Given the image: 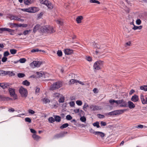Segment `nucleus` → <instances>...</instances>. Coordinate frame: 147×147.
I'll return each mask as SVG.
<instances>
[{
    "instance_id": "18",
    "label": "nucleus",
    "mask_w": 147,
    "mask_h": 147,
    "mask_svg": "<svg viewBox=\"0 0 147 147\" xmlns=\"http://www.w3.org/2000/svg\"><path fill=\"white\" fill-rule=\"evenodd\" d=\"M8 75L9 76H13L15 75V73H14L13 71H6V75Z\"/></svg>"
},
{
    "instance_id": "21",
    "label": "nucleus",
    "mask_w": 147,
    "mask_h": 147,
    "mask_svg": "<svg viewBox=\"0 0 147 147\" xmlns=\"http://www.w3.org/2000/svg\"><path fill=\"white\" fill-rule=\"evenodd\" d=\"M9 86L8 84L7 83H1L0 86L3 89H5Z\"/></svg>"
},
{
    "instance_id": "1",
    "label": "nucleus",
    "mask_w": 147,
    "mask_h": 147,
    "mask_svg": "<svg viewBox=\"0 0 147 147\" xmlns=\"http://www.w3.org/2000/svg\"><path fill=\"white\" fill-rule=\"evenodd\" d=\"M109 102L111 105H114L115 103L117 106H119L121 107H126L127 104L126 102L123 99L116 100H114L110 99L109 100Z\"/></svg>"
},
{
    "instance_id": "35",
    "label": "nucleus",
    "mask_w": 147,
    "mask_h": 147,
    "mask_svg": "<svg viewBox=\"0 0 147 147\" xmlns=\"http://www.w3.org/2000/svg\"><path fill=\"white\" fill-rule=\"evenodd\" d=\"M94 126H96L97 128H99L100 126L99 125V123L97 121L94 123L93 124Z\"/></svg>"
},
{
    "instance_id": "59",
    "label": "nucleus",
    "mask_w": 147,
    "mask_h": 147,
    "mask_svg": "<svg viewBox=\"0 0 147 147\" xmlns=\"http://www.w3.org/2000/svg\"><path fill=\"white\" fill-rule=\"evenodd\" d=\"M70 106L71 107L75 105L74 102V101H71L69 102Z\"/></svg>"
},
{
    "instance_id": "10",
    "label": "nucleus",
    "mask_w": 147,
    "mask_h": 147,
    "mask_svg": "<svg viewBox=\"0 0 147 147\" xmlns=\"http://www.w3.org/2000/svg\"><path fill=\"white\" fill-rule=\"evenodd\" d=\"M90 108L93 111H97L101 109V108H100L99 106L94 105H91L90 106Z\"/></svg>"
},
{
    "instance_id": "43",
    "label": "nucleus",
    "mask_w": 147,
    "mask_h": 147,
    "mask_svg": "<svg viewBox=\"0 0 147 147\" xmlns=\"http://www.w3.org/2000/svg\"><path fill=\"white\" fill-rule=\"evenodd\" d=\"M42 101L45 103L49 102H50V101L49 100L48 98H44L43 99Z\"/></svg>"
},
{
    "instance_id": "11",
    "label": "nucleus",
    "mask_w": 147,
    "mask_h": 147,
    "mask_svg": "<svg viewBox=\"0 0 147 147\" xmlns=\"http://www.w3.org/2000/svg\"><path fill=\"white\" fill-rule=\"evenodd\" d=\"M131 100L134 102H137L139 100V98L138 95L135 94L131 98Z\"/></svg>"
},
{
    "instance_id": "40",
    "label": "nucleus",
    "mask_w": 147,
    "mask_h": 147,
    "mask_svg": "<svg viewBox=\"0 0 147 147\" xmlns=\"http://www.w3.org/2000/svg\"><path fill=\"white\" fill-rule=\"evenodd\" d=\"M6 71L3 70L0 71V75L5 76L6 75Z\"/></svg>"
},
{
    "instance_id": "52",
    "label": "nucleus",
    "mask_w": 147,
    "mask_h": 147,
    "mask_svg": "<svg viewBox=\"0 0 147 147\" xmlns=\"http://www.w3.org/2000/svg\"><path fill=\"white\" fill-rule=\"evenodd\" d=\"M7 58L4 56V57L2 58L1 61L3 62H5L7 61Z\"/></svg>"
},
{
    "instance_id": "19",
    "label": "nucleus",
    "mask_w": 147,
    "mask_h": 147,
    "mask_svg": "<svg viewBox=\"0 0 147 147\" xmlns=\"http://www.w3.org/2000/svg\"><path fill=\"white\" fill-rule=\"evenodd\" d=\"M31 13H35L39 10V8L36 7H31Z\"/></svg>"
},
{
    "instance_id": "29",
    "label": "nucleus",
    "mask_w": 147,
    "mask_h": 147,
    "mask_svg": "<svg viewBox=\"0 0 147 147\" xmlns=\"http://www.w3.org/2000/svg\"><path fill=\"white\" fill-rule=\"evenodd\" d=\"M22 84L28 86L30 85V83L26 80L22 82Z\"/></svg>"
},
{
    "instance_id": "25",
    "label": "nucleus",
    "mask_w": 147,
    "mask_h": 147,
    "mask_svg": "<svg viewBox=\"0 0 147 147\" xmlns=\"http://www.w3.org/2000/svg\"><path fill=\"white\" fill-rule=\"evenodd\" d=\"M77 80L74 79H71L69 81V85L74 84L75 83H77Z\"/></svg>"
},
{
    "instance_id": "16",
    "label": "nucleus",
    "mask_w": 147,
    "mask_h": 147,
    "mask_svg": "<svg viewBox=\"0 0 147 147\" xmlns=\"http://www.w3.org/2000/svg\"><path fill=\"white\" fill-rule=\"evenodd\" d=\"M128 107L130 109H132L135 107V105L133 102L131 101L128 102Z\"/></svg>"
},
{
    "instance_id": "32",
    "label": "nucleus",
    "mask_w": 147,
    "mask_h": 147,
    "mask_svg": "<svg viewBox=\"0 0 147 147\" xmlns=\"http://www.w3.org/2000/svg\"><path fill=\"white\" fill-rule=\"evenodd\" d=\"M48 120L49 122L51 123H53L55 121V119L52 117H50Z\"/></svg>"
},
{
    "instance_id": "26",
    "label": "nucleus",
    "mask_w": 147,
    "mask_h": 147,
    "mask_svg": "<svg viewBox=\"0 0 147 147\" xmlns=\"http://www.w3.org/2000/svg\"><path fill=\"white\" fill-rule=\"evenodd\" d=\"M140 99L141 100L142 103L143 104H144L145 99L144 98V96L143 94H141L140 95Z\"/></svg>"
},
{
    "instance_id": "24",
    "label": "nucleus",
    "mask_w": 147,
    "mask_h": 147,
    "mask_svg": "<svg viewBox=\"0 0 147 147\" xmlns=\"http://www.w3.org/2000/svg\"><path fill=\"white\" fill-rule=\"evenodd\" d=\"M38 51L42 52L43 53L45 52V51H44V50H39L38 49H33L31 51V52L32 53Z\"/></svg>"
},
{
    "instance_id": "39",
    "label": "nucleus",
    "mask_w": 147,
    "mask_h": 147,
    "mask_svg": "<svg viewBox=\"0 0 147 147\" xmlns=\"http://www.w3.org/2000/svg\"><path fill=\"white\" fill-rule=\"evenodd\" d=\"M25 75L23 73H18V76L19 78H23L25 76Z\"/></svg>"
},
{
    "instance_id": "4",
    "label": "nucleus",
    "mask_w": 147,
    "mask_h": 147,
    "mask_svg": "<svg viewBox=\"0 0 147 147\" xmlns=\"http://www.w3.org/2000/svg\"><path fill=\"white\" fill-rule=\"evenodd\" d=\"M127 110V109L116 110L109 112L107 113V114L109 115H119L123 113L125 111Z\"/></svg>"
},
{
    "instance_id": "45",
    "label": "nucleus",
    "mask_w": 147,
    "mask_h": 147,
    "mask_svg": "<svg viewBox=\"0 0 147 147\" xmlns=\"http://www.w3.org/2000/svg\"><path fill=\"white\" fill-rule=\"evenodd\" d=\"M72 117L70 115H68L66 116V119L67 120H70L72 119Z\"/></svg>"
},
{
    "instance_id": "49",
    "label": "nucleus",
    "mask_w": 147,
    "mask_h": 147,
    "mask_svg": "<svg viewBox=\"0 0 147 147\" xmlns=\"http://www.w3.org/2000/svg\"><path fill=\"white\" fill-rule=\"evenodd\" d=\"M82 102L80 100H77L76 101V103L78 105L81 106L82 104Z\"/></svg>"
},
{
    "instance_id": "3",
    "label": "nucleus",
    "mask_w": 147,
    "mask_h": 147,
    "mask_svg": "<svg viewBox=\"0 0 147 147\" xmlns=\"http://www.w3.org/2000/svg\"><path fill=\"white\" fill-rule=\"evenodd\" d=\"M62 82L61 81H58L54 83L51 86L50 90H53L60 88L62 86Z\"/></svg>"
},
{
    "instance_id": "28",
    "label": "nucleus",
    "mask_w": 147,
    "mask_h": 147,
    "mask_svg": "<svg viewBox=\"0 0 147 147\" xmlns=\"http://www.w3.org/2000/svg\"><path fill=\"white\" fill-rule=\"evenodd\" d=\"M17 51V50L16 49H12L10 50V52L11 54L14 55L15 54Z\"/></svg>"
},
{
    "instance_id": "46",
    "label": "nucleus",
    "mask_w": 147,
    "mask_h": 147,
    "mask_svg": "<svg viewBox=\"0 0 147 147\" xmlns=\"http://www.w3.org/2000/svg\"><path fill=\"white\" fill-rule=\"evenodd\" d=\"M9 55V53L8 51H6L4 52L3 54L4 56L5 57H7Z\"/></svg>"
},
{
    "instance_id": "60",
    "label": "nucleus",
    "mask_w": 147,
    "mask_h": 147,
    "mask_svg": "<svg viewBox=\"0 0 147 147\" xmlns=\"http://www.w3.org/2000/svg\"><path fill=\"white\" fill-rule=\"evenodd\" d=\"M29 112L32 114H34L35 113V112L34 111L31 109H30L29 110Z\"/></svg>"
},
{
    "instance_id": "56",
    "label": "nucleus",
    "mask_w": 147,
    "mask_h": 147,
    "mask_svg": "<svg viewBox=\"0 0 147 147\" xmlns=\"http://www.w3.org/2000/svg\"><path fill=\"white\" fill-rule=\"evenodd\" d=\"M43 76H44V77L45 78H46L47 77H48L49 76V74L46 73H43Z\"/></svg>"
},
{
    "instance_id": "48",
    "label": "nucleus",
    "mask_w": 147,
    "mask_h": 147,
    "mask_svg": "<svg viewBox=\"0 0 147 147\" xmlns=\"http://www.w3.org/2000/svg\"><path fill=\"white\" fill-rule=\"evenodd\" d=\"M136 24L138 25H140L141 23V21L140 19H138L136 21Z\"/></svg>"
},
{
    "instance_id": "58",
    "label": "nucleus",
    "mask_w": 147,
    "mask_h": 147,
    "mask_svg": "<svg viewBox=\"0 0 147 147\" xmlns=\"http://www.w3.org/2000/svg\"><path fill=\"white\" fill-rule=\"evenodd\" d=\"M144 127V126L142 125H139L136 126V127L137 128H142Z\"/></svg>"
},
{
    "instance_id": "33",
    "label": "nucleus",
    "mask_w": 147,
    "mask_h": 147,
    "mask_svg": "<svg viewBox=\"0 0 147 147\" xmlns=\"http://www.w3.org/2000/svg\"><path fill=\"white\" fill-rule=\"evenodd\" d=\"M90 2L93 3H96L98 4H100V3L98 1L96 0H90Z\"/></svg>"
},
{
    "instance_id": "14",
    "label": "nucleus",
    "mask_w": 147,
    "mask_h": 147,
    "mask_svg": "<svg viewBox=\"0 0 147 147\" xmlns=\"http://www.w3.org/2000/svg\"><path fill=\"white\" fill-rule=\"evenodd\" d=\"M83 17L82 16H78L76 18V20L78 24L80 23L81 22V21L83 19Z\"/></svg>"
},
{
    "instance_id": "23",
    "label": "nucleus",
    "mask_w": 147,
    "mask_h": 147,
    "mask_svg": "<svg viewBox=\"0 0 147 147\" xmlns=\"http://www.w3.org/2000/svg\"><path fill=\"white\" fill-rule=\"evenodd\" d=\"M40 28V26L39 25L37 24L34 27L33 29V32L35 33L37 30H38Z\"/></svg>"
},
{
    "instance_id": "6",
    "label": "nucleus",
    "mask_w": 147,
    "mask_h": 147,
    "mask_svg": "<svg viewBox=\"0 0 147 147\" xmlns=\"http://www.w3.org/2000/svg\"><path fill=\"white\" fill-rule=\"evenodd\" d=\"M41 3L46 5L49 9H52L53 8L52 4L48 0H39Z\"/></svg>"
},
{
    "instance_id": "41",
    "label": "nucleus",
    "mask_w": 147,
    "mask_h": 147,
    "mask_svg": "<svg viewBox=\"0 0 147 147\" xmlns=\"http://www.w3.org/2000/svg\"><path fill=\"white\" fill-rule=\"evenodd\" d=\"M57 54L59 57H61L62 55V53L61 50H58L57 52Z\"/></svg>"
},
{
    "instance_id": "62",
    "label": "nucleus",
    "mask_w": 147,
    "mask_h": 147,
    "mask_svg": "<svg viewBox=\"0 0 147 147\" xmlns=\"http://www.w3.org/2000/svg\"><path fill=\"white\" fill-rule=\"evenodd\" d=\"M74 111L76 113H79L80 110L79 109H76L74 110Z\"/></svg>"
},
{
    "instance_id": "37",
    "label": "nucleus",
    "mask_w": 147,
    "mask_h": 147,
    "mask_svg": "<svg viewBox=\"0 0 147 147\" xmlns=\"http://www.w3.org/2000/svg\"><path fill=\"white\" fill-rule=\"evenodd\" d=\"M57 24L61 26L63 25V21L61 20H57Z\"/></svg>"
},
{
    "instance_id": "63",
    "label": "nucleus",
    "mask_w": 147,
    "mask_h": 147,
    "mask_svg": "<svg viewBox=\"0 0 147 147\" xmlns=\"http://www.w3.org/2000/svg\"><path fill=\"white\" fill-rule=\"evenodd\" d=\"M88 107V104H87L86 103H85L83 107V109L85 110L84 109L86 108L87 107Z\"/></svg>"
},
{
    "instance_id": "53",
    "label": "nucleus",
    "mask_w": 147,
    "mask_h": 147,
    "mask_svg": "<svg viewBox=\"0 0 147 147\" xmlns=\"http://www.w3.org/2000/svg\"><path fill=\"white\" fill-rule=\"evenodd\" d=\"M97 115L98 117L99 118H102L105 117V116L104 115L100 114H98Z\"/></svg>"
},
{
    "instance_id": "38",
    "label": "nucleus",
    "mask_w": 147,
    "mask_h": 147,
    "mask_svg": "<svg viewBox=\"0 0 147 147\" xmlns=\"http://www.w3.org/2000/svg\"><path fill=\"white\" fill-rule=\"evenodd\" d=\"M43 73H42L40 72H36V74L38 76V77H42L43 75Z\"/></svg>"
},
{
    "instance_id": "15",
    "label": "nucleus",
    "mask_w": 147,
    "mask_h": 147,
    "mask_svg": "<svg viewBox=\"0 0 147 147\" xmlns=\"http://www.w3.org/2000/svg\"><path fill=\"white\" fill-rule=\"evenodd\" d=\"M48 30L49 31H48L47 33H53L55 32V31L54 30L53 28V27L48 26Z\"/></svg>"
},
{
    "instance_id": "7",
    "label": "nucleus",
    "mask_w": 147,
    "mask_h": 147,
    "mask_svg": "<svg viewBox=\"0 0 147 147\" xmlns=\"http://www.w3.org/2000/svg\"><path fill=\"white\" fill-rule=\"evenodd\" d=\"M9 92L11 96L13 97L14 100L17 99V95L15 93L14 89L9 88L8 89Z\"/></svg>"
},
{
    "instance_id": "31",
    "label": "nucleus",
    "mask_w": 147,
    "mask_h": 147,
    "mask_svg": "<svg viewBox=\"0 0 147 147\" xmlns=\"http://www.w3.org/2000/svg\"><path fill=\"white\" fill-rule=\"evenodd\" d=\"M33 138L35 140H38L40 138V137L35 134H34L32 135Z\"/></svg>"
},
{
    "instance_id": "22",
    "label": "nucleus",
    "mask_w": 147,
    "mask_h": 147,
    "mask_svg": "<svg viewBox=\"0 0 147 147\" xmlns=\"http://www.w3.org/2000/svg\"><path fill=\"white\" fill-rule=\"evenodd\" d=\"M7 31L9 32H13L14 31V30H13L9 28H3L2 32L3 31Z\"/></svg>"
},
{
    "instance_id": "55",
    "label": "nucleus",
    "mask_w": 147,
    "mask_h": 147,
    "mask_svg": "<svg viewBox=\"0 0 147 147\" xmlns=\"http://www.w3.org/2000/svg\"><path fill=\"white\" fill-rule=\"evenodd\" d=\"M100 124L102 126H105L106 125V123L105 122L101 121L100 122Z\"/></svg>"
},
{
    "instance_id": "30",
    "label": "nucleus",
    "mask_w": 147,
    "mask_h": 147,
    "mask_svg": "<svg viewBox=\"0 0 147 147\" xmlns=\"http://www.w3.org/2000/svg\"><path fill=\"white\" fill-rule=\"evenodd\" d=\"M69 126V124L67 123H65L60 126V128L63 129Z\"/></svg>"
},
{
    "instance_id": "36",
    "label": "nucleus",
    "mask_w": 147,
    "mask_h": 147,
    "mask_svg": "<svg viewBox=\"0 0 147 147\" xmlns=\"http://www.w3.org/2000/svg\"><path fill=\"white\" fill-rule=\"evenodd\" d=\"M80 120L83 122H85L86 121V119L85 117L84 116H81L80 118Z\"/></svg>"
},
{
    "instance_id": "42",
    "label": "nucleus",
    "mask_w": 147,
    "mask_h": 147,
    "mask_svg": "<svg viewBox=\"0 0 147 147\" xmlns=\"http://www.w3.org/2000/svg\"><path fill=\"white\" fill-rule=\"evenodd\" d=\"M65 100L64 97L63 96L61 97L59 99V102H63Z\"/></svg>"
},
{
    "instance_id": "47",
    "label": "nucleus",
    "mask_w": 147,
    "mask_h": 147,
    "mask_svg": "<svg viewBox=\"0 0 147 147\" xmlns=\"http://www.w3.org/2000/svg\"><path fill=\"white\" fill-rule=\"evenodd\" d=\"M86 59L88 61H92V58L90 56H86Z\"/></svg>"
},
{
    "instance_id": "54",
    "label": "nucleus",
    "mask_w": 147,
    "mask_h": 147,
    "mask_svg": "<svg viewBox=\"0 0 147 147\" xmlns=\"http://www.w3.org/2000/svg\"><path fill=\"white\" fill-rule=\"evenodd\" d=\"M84 112L83 111L81 110L80 111V112H79V115L80 117H81L82 115H84Z\"/></svg>"
},
{
    "instance_id": "9",
    "label": "nucleus",
    "mask_w": 147,
    "mask_h": 147,
    "mask_svg": "<svg viewBox=\"0 0 147 147\" xmlns=\"http://www.w3.org/2000/svg\"><path fill=\"white\" fill-rule=\"evenodd\" d=\"M93 133L96 135L102 138H103L105 135L103 133L100 131H93Z\"/></svg>"
},
{
    "instance_id": "20",
    "label": "nucleus",
    "mask_w": 147,
    "mask_h": 147,
    "mask_svg": "<svg viewBox=\"0 0 147 147\" xmlns=\"http://www.w3.org/2000/svg\"><path fill=\"white\" fill-rule=\"evenodd\" d=\"M140 89L142 90H143L145 91H147V85L140 86Z\"/></svg>"
},
{
    "instance_id": "44",
    "label": "nucleus",
    "mask_w": 147,
    "mask_h": 147,
    "mask_svg": "<svg viewBox=\"0 0 147 147\" xmlns=\"http://www.w3.org/2000/svg\"><path fill=\"white\" fill-rule=\"evenodd\" d=\"M26 60V59L25 58H22L20 59L19 61L20 63H25Z\"/></svg>"
},
{
    "instance_id": "12",
    "label": "nucleus",
    "mask_w": 147,
    "mask_h": 147,
    "mask_svg": "<svg viewBox=\"0 0 147 147\" xmlns=\"http://www.w3.org/2000/svg\"><path fill=\"white\" fill-rule=\"evenodd\" d=\"M73 50L69 49H65L64 52L65 55H69L73 53Z\"/></svg>"
},
{
    "instance_id": "8",
    "label": "nucleus",
    "mask_w": 147,
    "mask_h": 147,
    "mask_svg": "<svg viewBox=\"0 0 147 147\" xmlns=\"http://www.w3.org/2000/svg\"><path fill=\"white\" fill-rule=\"evenodd\" d=\"M42 64V61H34L33 62L30 64V66L32 67H33V65L34 67H39Z\"/></svg>"
},
{
    "instance_id": "50",
    "label": "nucleus",
    "mask_w": 147,
    "mask_h": 147,
    "mask_svg": "<svg viewBox=\"0 0 147 147\" xmlns=\"http://www.w3.org/2000/svg\"><path fill=\"white\" fill-rule=\"evenodd\" d=\"M26 121L30 123L31 122V120L29 118L27 117L25 118Z\"/></svg>"
},
{
    "instance_id": "61",
    "label": "nucleus",
    "mask_w": 147,
    "mask_h": 147,
    "mask_svg": "<svg viewBox=\"0 0 147 147\" xmlns=\"http://www.w3.org/2000/svg\"><path fill=\"white\" fill-rule=\"evenodd\" d=\"M135 92V91L133 89L131 90L129 92V94L131 95L132 94Z\"/></svg>"
},
{
    "instance_id": "2",
    "label": "nucleus",
    "mask_w": 147,
    "mask_h": 147,
    "mask_svg": "<svg viewBox=\"0 0 147 147\" xmlns=\"http://www.w3.org/2000/svg\"><path fill=\"white\" fill-rule=\"evenodd\" d=\"M104 63V61L100 60H98L94 63L93 65L94 69L97 70L101 69L103 67Z\"/></svg>"
},
{
    "instance_id": "13",
    "label": "nucleus",
    "mask_w": 147,
    "mask_h": 147,
    "mask_svg": "<svg viewBox=\"0 0 147 147\" xmlns=\"http://www.w3.org/2000/svg\"><path fill=\"white\" fill-rule=\"evenodd\" d=\"M48 26H42L40 28L42 32L48 33V31H49Z\"/></svg>"
},
{
    "instance_id": "64",
    "label": "nucleus",
    "mask_w": 147,
    "mask_h": 147,
    "mask_svg": "<svg viewBox=\"0 0 147 147\" xmlns=\"http://www.w3.org/2000/svg\"><path fill=\"white\" fill-rule=\"evenodd\" d=\"M30 131L32 133L35 134L36 133V131L32 129H30Z\"/></svg>"
},
{
    "instance_id": "51",
    "label": "nucleus",
    "mask_w": 147,
    "mask_h": 147,
    "mask_svg": "<svg viewBox=\"0 0 147 147\" xmlns=\"http://www.w3.org/2000/svg\"><path fill=\"white\" fill-rule=\"evenodd\" d=\"M31 31V30H26L24 31L23 32V34L24 35H26V34H28L29 32Z\"/></svg>"
},
{
    "instance_id": "5",
    "label": "nucleus",
    "mask_w": 147,
    "mask_h": 147,
    "mask_svg": "<svg viewBox=\"0 0 147 147\" xmlns=\"http://www.w3.org/2000/svg\"><path fill=\"white\" fill-rule=\"evenodd\" d=\"M19 92L21 96L22 97L26 98L28 95V92L26 89L22 87H21L19 89Z\"/></svg>"
},
{
    "instance_id": "27",
    "label": "nucleus",
    "mask_w": 147,
    "mask_h": 147,
    "mask_svg": "<svg viewBox=\"0 0 147 147\" xmlns=\"http://www.w3.org/2000/svg\"><path fill=\"white\" fill-rule=\"evenodd\" d=\"M55 120L57 122H59L61 121V118L60 117L58 116H56L55 117Z\"/></svg>"
},
{
    "instance_id": "57",
    "label": "nucleus",
    "mask_w": 147,
    "mask_h": 147,
    "mask_svg": "<svg viewBox=\"0 0 147 147\" xmlns=\"http://www.w3.org/2000/svg\"><path fill=\"white\" fill-rule=\"evenodd\" d=\"M6 97H5L3 96H0V100H5L6 99Z\"/></svg>"
},
{
    "instance_id": "17",
    "label": "nucleus",
    "mask_w": 147,
    "mask_h": 147,
    "mask_svg": "<svg viewBox=\"0 0 147 147\" xmlns=\"http://www.w3.org/2000/svg\"><path fill=\"white\" fill-rule=\"evenodd\" d=\"M33 2V0H24V2L26 5H29Z\"/></svg>"
},
{
    "instance_id": "34",
    "label": "nucleus",
    "mask_w": 147,
    "mask_h": 147,
    "mask_svg": "<svg viewBox=\"0 0 147 147\" xmlns=\"http://www.w3.org/2000/svg\"><path fill=\"white\" fill-rule=\"evenodd\" d=\"M15 16L11 14H9L8 15L7 17L10 19L11 20H14Z\"/></svg>"
}]
</instances>
